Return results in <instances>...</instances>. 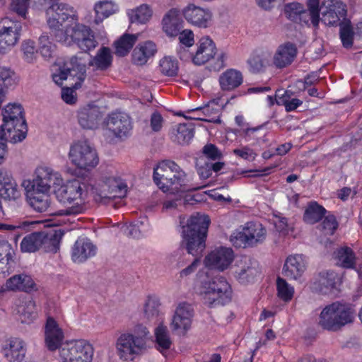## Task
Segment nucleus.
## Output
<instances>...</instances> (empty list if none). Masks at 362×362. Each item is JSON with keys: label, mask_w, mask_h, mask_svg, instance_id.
<instances>
[{"label": "nucleus", "mask_w": 362, "mask_h": 362, "mask_svg": "<svg viewBox=\"0 0 362 362\" xmlns=\"http://www.w3.org/2000/svg\"><path fill=\"white\" fill-rule=\"evenodd\" d=\"M186 21L197 27L206 28L211 20V13L208 9L189 4L182 11Z\"/></svg>", "instance_id": "23"}, {"label": "nucleus", "mask_w": 362, "mask_h": 362, "mask_svg": "<svg viewBox=\"0 0 362 362\" xmlns=\"http://www.w3.org/2000/svg\"><path fill=\"white\" fill-rule=\"evenodd\" d=\"M0 25V53H6L18 42L21 30L19 22H12L8 18L1 21Z\"/></svg>", "instance_id": "16"}, {"label": "nucleus", "mask_w": 362, "mask_h": 362, "mask_svg": "<svg viewBox=\"0 0 362 362\" xmlns=\"http://www.w3.org/2000/svg\"><path fill=\"white\" fill-rule=\"evenodd\" d=\"M151 10L146 5L143 4L136 9L128 12V16L131 23H145L151 16Z\"/></svg>", "instance_id": "49"}, {"label": "nucleus", "mask_w": 362, "mask_h": 362, "mask_svg": "<svg viewBox=\"0 0 362 362\" xmlns=\"http://www.w3.org/2000/svg\"><path fill=\"white\" fill-rule=\"evenodd\" d=\"M116 349L119 357L125 361L133 360L135 355L144 349V341L141 337L135 339L132 334H122L116 342Z\"/></svg>", "instance_id": "14"}, {"label": "nucleus", "mask_w": 362, "mask_h": 362, "mask_svg": "<svg viewBox=\"0 0 362 362\" xmlns=\"http://www.w3.org/2000/svg\"><path fill=\"white\" fill-rule=\"evenodd\" d=\"M194 130L192 124H180L175 129L172 139L179 144H187L194 137Z\"/></svg>", "instance_id": "45"}, {"label": "nucleus", "mask_w": 362, "mask_h": 362, "mask_svg": "<svg viewBox=\"0 0 362 362\" xmlns=\"http://www.w3.org/2000/svg\"><path fill=\"white\" fill-rule=\"evenodd\" d=\"M62 183V178L59 173L48 167H39L35 170V177L32 181L24 180L22 186L49 193L52 186Z\"/></svg>", "instance_id": "12"}, {"label": "nucleus", "mask_w": 362, "mask_h": 362, "mask_svg": "<svg viewBox=\"0 0 362 362\" xmlns=\"http://www.w3.org/2000/svg\"><path fill=\"white\" fill-rule=\"evenodd\" d=\"M208 216L197 213L182 227L181 245L194 257H201L206 248V239L210 224Z\"/></svg>", "instance_id": "1"}, {"label": "nucleus", "mask_w": 362, "mask_h": 362, "mask_svg": "<svg viewBox=\"0 0 362 362\" xmlns=\"http://www.w3.org/2000/svg\"><path fill=\"white\" fill-rule=\"evenodd\" d=\"M47 23L52 34L57 40L58 33H65L68 25H64L66 21L73 23L77 21L74 8L64 3H57L48 6L46 10Z\"/></svg>", "instance_id": "7"}, {"label": "nucleus", "mask_w": 362, "mask_h": 362, "mask_svg": "<svg viewBox=\"0 0 362 362\" xmlns=\"http://www.w3.org/2000/svg\"><path fill=\"white\" fill-rule=\"evenodd\" d=\"M266 229L259 223L248 222L241 230H236L230 240L235 247L254 246L265 239Z\"/></svg>", "instance_id": "8"}, {"label": "nucleus", "mask_w": 362, "mask_h": 362, "mask_svg": "<svg viewBox=\"0 0 362 362\" xmlns=\"http://www.w3.org/2000/svg\"><path fill=\"white\" fill-rule=\"evenodd\" d=\"M41 250L45 252L56 253L60 245L64 231L61 229H49L41 231Z\"/></svg>", "instance_id": "31"}, {"label": "nucleus", "mask_w": 362, "mask_h": 362, "mask_svg": "<svg viewBox=\"0 0 362 362\" xmlns=\"http://www.w3.org/2000/svg\"><path fill=\"white\" fill-rule=\"evenodd\" d=\"M161 72L168 76H176L178 71V64L176 59L165 57L160 62Z\"/></svg>", "instance_id": "54"}, {"label": "nucleus", "mask_w": 362, "mask_h": 362, "mask_svg": "<svg viewBox=\"0 0 362 362\" xmlns=\"http://www.w3.org/2000/svg\"><path fill=\"white\" fill-rule=\"evenodd\" d=\"M94 349L85 340L66 342L59 350L61 360L67 362H92Z\"/></svg>", "instance_id": "11"}, {"label": "nucleus", "mask_w": 362, "mask_h": 362, "mask_svg": "<svg viewBox=\"0 0 362 362\" xmlns=\"http://www.w3.org/2000/svg\"><path fill=\"white\" fill-rule=\"evenodd\" d=\"M87 195V186L78 180H73L61 187L58 196L61 201L71 202L75 200H85Z\"/></svg>", "instance_id": "21"}, {"label": "nucleus", "mask_w": 362, "mask_h": 362, "mask_svg": "<svg viewBox=\"0 0 362 362\" xmlns=\"http://www.w3.org/2000/svg\"><path fill=\"white\" fill-rule=\"evenodd\" d=\"M156 52V45L151 41H147L135 47L132 53V61L135 64L144 65Z\"/></svg>", "instance_id": "36"}, {"label": "nucleus", "mask_w": 362, "mask_h": 362, "mask_svg": "<svg viewBox=\"0 0 362 362\" xmlns=\"http://www.w3.org/2000/svg\"><path fill=\"white\" fill-rule=\"evenodd\" d=\"M17 314L18 320L22 323L30 324L37 317L35 303L33 300L26 301L18 305Z\"/></svg>", "instance_id": "43"}, {"label": "nucleus", "mask_w": 362, "mask_h": 362, "mask_svg": "<svg viewBox=\"0 0 362 362\" xmlns=\"http://www.w3.org/2000/svg\"><path fill=\"white\" fill-rule=\"evenodd\" d=\"M339 36L344 47L350 48L353 45L354 32L350 21L339 23Z\"/></svg>", "instance_id": "50"}, {"label": "nucleus", "mask_w": 362, "mask_h": 362, "mask_svg": "<svg viewBox=\"0 0 362 362\" xmlns=\"http://www.w3.org/2000/svg\"><path fill=\"white\" fill-rule=\"evenodd\" d=\"M112 61V56L110 48L106 47H101L96 55L88 62L90 66H94L98 70H106L108 69Z\"/></svg>", "instance_id": "40"}, {"label": "nucleus", "mask_w": 362, "mask_h": 362, "mask_svg": "<svg viewBox=\"0 0 362 362\" xmlns=\"http://www.w3.org/2000/svg\"><path fill=\"white\" fill-rule=\"evenodd\" d=\"M139 34L124 33L115 42V54L119 57L126 56L138 40Z\"/></svg>", "instance_id": "42"}, {"label": "nucleus", "mask_w": 362, "mask_h": 362, "mask_svg": "<svg viewBox=\"0 0 362 362\" xmlns=\"http://www.w3.org/2000/svg\"><path fill=\"white\" fill-rule=\"evenodd\" d=\"M42 235L40 232L30 233L23 238L21 248L23 252H35L41 250Z\"/></svg>", "instance_id": "47"}, {"label": "nucleus", "mask_w": 362, "mask_h": 362, "mask_svg": "<svg viewBox=\"0 0 362 362\" xmlns=\"http://www.w3.org/2000/svg\"><path fill=\"white\" fill-rule=\"evenodd\" d=\"M24 189L30 206L37 212L47 211L50 204L49 193L42 192L36 189Z\"/></svg>", "instance_id": "33"}, {"label": "nucleus", "mask_w": 362, "mask_h": 362, "mask_svg": "<svg viewBox=\"0 0 362 362\" xmlns=\"http://www.w3.org/2000/svg\"><path fill=\"white\" fill-rule=\"evenodd\" d=\"M337 264L344 268L354 269L356 267V257L354 251L348 247H341L335 252Z\"/></svg>", "instance_id": "46"}, {"label": "nucleus", "mask_w": 362, "mask_h": 362, "mask_svg": "<svg viewBox=\"0 0 362 362\" xmlns=\"http://www.w3.org/2000/svg\"><path fill=\"white\" fill-rule=\"evenodd\" d=\"M30 0H12L11 8L18 16L25 18Z\"/></svg>", "instance_id": "61"}, {"label": "nucleus", "mask_w": 362, "mask_h": 362, "mask_svg": "<svg viewBox=\"0 0 362 362\" xmlns=\"http://www.w3.org/2000/svg\"><path fill=\"white\" fill-rule=\"evenodd\" d=\"M25 344L20 338L11 339L8 346L4 349V356L9 362L25 360Z\"/></svg>", "instance_id": "34"}, {"label": "nucleus", "mask_w": 362, "mask_h": 362, "mask_svg": "<svg viewBox=\"0 0 362 362\" xmlns=\"http://www.w3.org/2000/svg\"><path fill=\"white\" fill-rule=\"evenodd\" d=\"M327 211L316 202L308 204L303 214V221L308 224H315L319 222L325 216Z\"/></svg>", "instance_id": "41"}, {"label": "nucleus", "mask_w": 362, "mask_h": 362, "mask_svg": "<svg viewBox=\"0 0 362 362\" xmlns=\"http://www.w3.org/2000/svg\"><path fill=\"white\" fill-rule=\"evenodd\" d=\"M197 46V50L193 55V63L196 65L204 64L213 59L216 54V45L209 37H202Z\"/></svg>", "instance_id": "24"}, {"label": "nucleus", "mask_w": 362, "mask_h": 362, "mask_svg": "<svg viewBox=\"0 0 362 362\" xmlns=\"http://www.w3.org/2000/svg\"><path fill=\"white\" fill-rule=\"evenodd\" d=\"M35 284L33 279L28 275L18 274L14 275L8 279L4 286L5 290L7 291H23L29 292L33 290Z\"/></svg>", "instance_id": "35"}, {"label": "nucleus", "mask_w": 362, "mask_h": 362, "mask_svg": "<svg viewBox=\"0 0 362 362\" xmlns=\"http://www.w3.org/2000/svg\"><path fill=\"white\" fill-rule=\"evenodd\" d=\"M78 122L83 129H95L98 127L102 114L97 106H87L78 112Z\"/></svg>", "instance_id": "26"}, {"label": "nucleus", "mask_w": 362, "mask_h": 362, "mask_svg": "<svg viewBox=\"0 0 362 362\" xmlns=\"http://www.w3.org/2000/svg\"><path fill=\"white\" fill-rule=\"evenodd\" d=\"M94 10L95 12L94 22L98 25L105 18L117 12L119 7L117 4L112 1L103 0L95 4Z\"/></svg>", "instance_id": "39"}, {"label": "nucleus", "mask_w": 362, "mask_h": 362, "mask_svg": "<svg viewBox=\"0 0 362 362\" xmlns=\"http://www.w3.org/2000/svg\"><path fill=\"white\" fill-rule=\"evenodd\" d=\"M13 250L11 245L6 240H0V260L12 259Z\"/></svg>", "instance_id": "63"}, {"label": "nucleus", "mask_w": 362, "mask_h": 362, "mask_svg": "<svg viewBox=\"0 0 362 362\" xmlns=\"http://www.w3.org/2000/svg\"><path fill=\"white\" fill-rule=\"evenodd\" d=\"M22 51L25 59L28 62H31L34 59L35 53V42L32 40L25 41L22 45Z\"/></svg>", "instance_id": "62"}, {"label": "nucleus", "mask_w": 362, "mask_h": 362, "mask_svg": "<svg viewBox=\"0 0 362 362\" xmlns=\"http://www.w3.org/2000/svg\"><path fill=\"white\" fill-rule=\"evenodd\" d=\"M95 245L88 238H78L73 248L71 257L74 262L81 263L96 254Z\"/></svg>", "instance_id": "29"}, {"label": "nucleus", "mask_w": 362, "mask_h": 362, "mask_svg": "<svg viewBox=\"0 0 362 362\" xmlns=\"http://www.w3.org/2000/svg\"><path fill=\"white\" fill-rule=\"evenodd\" d=\"M56 40L66 46H71L74 43L84 52L95 49L98 45V42L95 40L91 29L79 23H76L74 26L70 28H66L65 33H58Z\"/></svg>", "instance_id": "6"}, {"label": "nucleus", "mask_w": 362, "mask_h": 362, "mask_svg": "<svg viewBox=\"0 0 362 362\" xmlns=\"http://www.w3.org/2000/svg\"><path fill=\"white\" fill-rule=\"evenodd\" d=\"M162 22L163 31L170 37L178 35L183 28L180 11L177 8L170 9L164 16Z\"/></svg>", "instance_id": "30"}, {"label": "nucleus", "mask_w": 362, "mask_h": 362, "mask_svg": "<svg viewBox=\"0 0 362 362\" xmlns=\"http://www.w3.org/2000/svg\"><path fill=\"white\" fill-rule=\"evenodd\" d=\"M302 11L303 5L296 2L288 4L284 8L286 16L291 21L296 23L299 21V16Z\"/></svg>", "instance_id": "56"}, {"label": "nucleus", "mask_w": 362, "mask_h": 362, "mask_svg": "<svg viewBox=\"0 0 362 362\" xmlns=\"http://www.w3.org/2000/svg\"><path fill=\"white\" fill-rule=\"evenodd\" d=\"M320 21L327 25H339L341 18L346 21V5L339 0H327L320 8Z\"/></svg>", "instance_id": "15"}, {"label": "nucleus", "mask_w": 362, "mask_h": 362, "mask_svg": "<svg viewBox=\"0 0 362 362\" xmlns=\"http://www.w3.org/2000/svg\"><path fill=\"white\" fill-rule=\"evenodd\" d=\"M248 263L245 261V265L238 268L235 271V277L241 284H247L254 280L259 274L258 268L254 265L250 259Z\"/></svg>", "instance_id": "44"}, {"label": "nucleus", "mask_w": 362, "mask_h": 362, "mask_svg": "<svg viewBox=\"0 0 362 362\" xmlns=\"http://www.w3.org/2000/svg\"><path fill=\"white\" fill-rule=\"evenodd\" d=\"M249 70L253 74L264 71L269 65V59L264 55H252L247 59Z\"/></svg>", "instance_id": "51"}, {"label": "nucleus", "mask_w": 362, "mask_h": 362, "mask_svg": "<svg viewBox=\"0 0 362 362\" xmlns=\"http://www.w3.org/2000/svg\"><path fill=\"white\" fill-rule=\"evenodd\" d=\"M305 268V262L301 255H291L285 261L282 274L290 280H297L303 275Z\"/></svg>", "instance_id": "28"}, {"label": "nucleus", "mask_w": 362, "mask_h": 362, "mask_svg": "<svg viewBox=\"0 0 362 362\" xmlns=\"http://www.w3.org/2000/svg\"><path fill=\"white\" fill-rule=\"evenodd\" d=\"M159 302L153 298H148L144 306V315L148 320L156 319L159 315Z\"/></svg>", "instance_id": "55"}, {"label": "nucleus", "mask_w": 362, "mask_h": 362, "mask_svg": "<svg viewBox=\"0 0 362 362\" xmlns=\"http://www.w3.org/2000/svg\"><path fill=\"white\" fill-rule=\"evenodd\" d=\"M200 295L204 303L209 307L223 305L231 300L232 290L223 276H216L202 281Z\"/></svg>", "instance_id": "3"}, {"label": "nucleus", "mask_w": 362, "mask_h": 362, "mask_svg": "<svg viewBox=\"0 0 362 362\" xmlns=\"http://www.w3.org/2000/svg\"><path fill=\"white\" fill-rule=\"evenodd\" d=\"M156 341L157 349L163 353L170 348L172 341L169 336V332L165 326L160 325L155 329Z\"/></svg>", "instance_id": "48"}, {"label": "nucleus", "mask_w": 362, "mask_h": 362, "mask_svg": "<svg viewBox=\"0 0 362 362\" xmlns=\"http://www.w3.org/2000/svg\"><path fill=\"white\" fill-rule=\"evenodd\" d=\"M3 124L1 131L8 133L14 142L22 141L27 135L28 127L23 116V109L20 104H8L2 111Z\"/></svg>", "instance_id": "4"}, {"label": "nucleus", "mask_w": 362, "mask_h": 362, "mask_svg": "<svg viewBox=\"0 0 362 362\" xmlns=\"http://www.w3.org/2000/svg\"><path fill=\"white\" fill-rule=\"evenodd\" d=\"M153 178L154 182L163 192L169 190L189 191L204 187H187L185 185L186 174L174 161L165 160L154 168Z\"/></svg>", "instance_id": "2"}, {"label": "nucleus", "mask_w": 362, "mask_h": 362, "mask_svg": "<svg viewBox=\"0 0 362 362\" xmlns=\"http://www.w3.org/2000/svg\"><path fill=\"white\" fill-rule=\"evenodd\" d=\"M196 165L197 173L201 179L206 180L211 175L212 170L210 166V161L206 160V158H199L197 160Z\"/></svg>", "instance_id": "57"}, {"label": "nucleus", "mask_w": 362, "mask_h": 362, "mask_svg": "<svg viewBox=\"0 0 362 362\" xmlns=\"http://www.w3.org/2000/svg\"><path fill=\"white\" fill-rule=\"evenodd\" d=\"M341 284L340 275L334 271L321 272L314 282L313 288L322 294H329L338 289Z\"/></svg>", "instance_id": "22"}, {"label": "nucleus", "mask_w": 362, "mask_h": 362, "mask_svg": "<svg viewBox=\"0 0 362 362\" xmlns=\"http://www.w3.org/2000/svg\"><path fill=\"white\" fill-rule=\"evenodd\" d=\"M354 310L348 305L334 302L321 312L319 325L325 329L337 331L353 321Z\"/></svg>", "instance_id": "5"}, {"label": "nucleus", "mask_w": 362, "mask_h": 362, "mask_svg": "<svg viewBox=\"0 0 362 362\" xmlns=\"http://www.w3.org/2000/svg\"><path fill=\"white\" fill-rule=\"evenodd\" d=\"M20 196L18 185L11 173L0 170V197L6 200H16Z\"/></svg>", "instance_id": "27"}, {"label": "nucleus", "mask_w": 362, "mask_h": 362, "mask_svg": "<svg viewBox=\"0 0 362 362\" xmlns=\"http://www.w3.org/2000/svg\"><path fill=\"white\" fill-rule=\"evenodd\" d=\"M107 129L117 138L127 137L132 129L129 116L122 112L110 114L106 119Z\"/></svg>", "instance_id": "17"}, {"label": "nucleus", "mask_w": 362, "mask_h": 362, "mask_svg": "<svg viewBox=\"0 0 362 362\" xmlns=\"http://www.w3.org/2000/svg\"><path fill=\"white\" fill-rule=\"evenodd\" d=\"M69 158L78 168L90 170L98 163L96 151L87 141H78L71 146Z\"/></svg>", "instance_id": "9"}, {"label": "nucleus", "mask_w": 362, "mask_h": 362, "mask_svg": "<svg viewBox=\"0 0 362 362\" xmlns=\"http://www.w3.org/2000/svg\"><path fill=\"white\" fill-rule=\"evenodd\" d=\"M86 211V207L83 204L76 203L70 206L56 211L53 215L59 218V221L63 223H74L76 217L79 214H83Z\"/></svg>", "instance_id": "37"}, {"label": "nucleus", "mask_w": 362, "mask_h": 362, "mask_svg": "<svg viewBox=\"0 0 362 362\" xmlns=\"http://www.w3.org/2000/svg\"><path fill=\"white\" fill-rule=\"evenodd\" d=\"M322 230L325 235H332L338 227L336 217L332 214H328L320 225Z\"/></svg>", "instance_id": "58"}, {"label": "nucleus", "mask_w": 362, "mask_h": 362, "mask_svg": "<svg viewBox=\"0 0 362 362\" xmlns=\"http://www.w3.org/2000/svg\"><path fill=\"white\" fill-rule=\"evenodd\" d=\"M234 255L231 248L220 247L212 250L205 258V264L210 269L224 271L231 264Z\"/></svg>", "instance_id": "19"}, {"label": "nucleus", "mask_w": 362, "mask_h": 362, "mask_svg": "<svg viewBox=\"0 0 362 362\" xmlns=\"http://www.w3.org/2000/svg\"><path fill=\"white\" fill-rule=\"evenodd\" d=\"M307 4L308 8L306 10L303 7L298 23L308 24L311 21L313 25L317 27L320 22L319 0H308Z\"/></svg>", "instance_id": "38"}, {"label": "nucleus", "mask_w": 362, "mask_h": 362, "mask_svg": "<svg viewBox=\"0 0 362 362\" xmlns=\"http://www.w3.org/2000/svg\"><path fill=\"white\" fill-rule=\"evenodd\" d=\"M218 82L222 90L232 91L243 83V76L242 72L237 69H228L220 75Z\"/></svg>", "instance_id": "32"}, {"label": "nucleus", "mask_w": 362, "mask_h": 362, "mask_svg": "<svg viewBox=\"0 0 362 362\" xmlns=\"http://www.w3.org/2000/svg\"><path fill=\"white\" fill-rule=\"evenodd\" d=\"M194 310L192 305L187 303L178 305L170 325L173 331L184 335L191 327Z\"/></svg>", "instance_id": "18"}, {"label": "nucleus", "mask_w": 362, "mask_h": 362, "mask_svg": "<svg viewBox=\"0 0 362 362\" xmlns=\"http://www.w3.org/2000/svg\"><path fill=\"white\" fill-rule=\"evenodd\" d=\"M262 127L255 128H246L244 130V137L247 140L255 139L257 143L259 144L262 141H265L263 139L265 136V132H261Z\"/></svg>", "instance_id": "59"}, {"label": "nucleus", "mask_w": 362, "mask_h": 362, "mask_svg": "<svg viewBox=\"0 0 362 362\" xmlns=\"http://www.w3.org/2000/svg\"><path fill=\"white\" fill-rule=\"evenodd\" d=\"M55 50L54 45L46 34H42L39 37V51L45 59H49L52 57Z\"/></svg>", "instance_id": "53"}, {"label": "nucleus", "mask_w": 362, "mask_h": 362, "mask_svg": "<svg viewBox=\"0 0 362 362\" xmlns=\"http://www.w3.org/2000/svg\"><path fill=\"white\" fill-rule=\"evenodd\" d=\"M179 40L181 45H185L187 47H192L194 43V33L192 30L186 29L180 31Z\"/></svg>", "instance_id": "64"}, {"label": "nucleus", "mask_w": 362, "mask_h": 362, "mask_svg": "<svg viewBox=\"0 0 362 362\" xmlns=\"http://www.w3.org/2000/svg\"><path fill=\"white\" fill-rule=\"evenodd\" d=\"M127 185L119 177L109 178L101 187L93 189L95 202L107 204L116 197H123L127 192Z\"/></svg>", "instance_id": "13"}, {"label": "nucleus", "mask_w": 362, "mask_h": 362, "mask_svg": "<svg viewBox=\"0 0 362 362\" xmlns=\"http://www.w3.org/2000/svg\"><path fill=\"white\" fill-rule=\"evenodd\" d=\"M64 336L62 329L52 317L47 318L45 327V342L46 347L51 351L61 349Z\"/></svg>", "instance_id": "20"}, {"label": "nucleus", "mask_w": 362, "mask_h": 362, "mask_svg": "<svg viewBox=\"0 0 362 362\" xmlns=\"http://www.w3.org/2000/svg\"><path fill=\"white\" fill-rule=\"evenodd\" d=\"M202 153L206 160H216L221 158L222 154L218 148L212 144H208L203 147Z\"/></svg>", "instance_id": "60"}, {"label": "nucleus", "mask_w": 362, "mask_h": 362, "mask_svg": "<svg viewBox=\"0 0 362 362\" xmlns=\"http://www.w3.org/2000/svg\"><path fill=\"white\" fill-rule=\"evenodd\" d=\"M86 62L82 57L73 56L69 60L64 62L62 67H60L58 73L52 75L54 83L57 85H62L64 80L68 77L76 78L78 81L76 82L74 88L77 89L81 87V83L84 81L86 76Z\"/></svg>", "instance_id": "10"}, {"label": "nucleus", "mask_w": 362, "mask_h": 362, "mask_svg": "<svg viewBox=\"0 0 362 362\" xmlns=\"http://www.w3.org/2000/svg\"><path fill=\"white\" fill-rule=\"evenodd\" d=\"M297 53L295 44L290 42H285L278 47L273 57V63L279 69L286 67L294 61Z\"/></svg>", "instance_id": "25"}, {"label": "nucleus", "mask_w": 362, "mask_h": 362, "mask_svg": "<svg viewBox=\"0 0 362 362\" xmlns=\"http://www.w3.org/2000/svg\"><path fill=\"white\" fill-rule=\"evenodd\" d=\"M276 288L278 296L283 300L290 301L294 293V288L290 286L285 279L278 277L276 279Z\"/></svg>", "instance_id": "52"}]
</instances>
